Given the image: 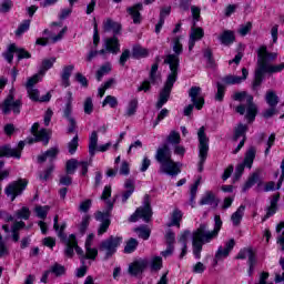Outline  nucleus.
Returning a JSON list of instances; mask_svg holds the SVG:
<instances>
[{"instance_id":"51","label":"nucleus","mask_w":284,"mask_h":284,"mask_svg":"<svg viewBox=\"0 0 284 284\" xmlns=\"http://www.w3.org/2000/svg\"><path fill=\"white\" fill-rule=\"evenodd\" d=\"M134 232H136L139 239H143V241H148L150 239L151 231L146 226H140L134 229Z\"/></svg>"},{"instance_id":"23","label":"nucleus","mask_w":284,"mask_h":284,"mask_svg":"<svg viewBox=\"0 0 284 284\" xmlns=\"http://www.w3.org/2000/svg\"><path fill=\"white\" fill-rule=\"evenodd\" d=\"M145 267H148V260L134 261L129 265V274H131V276H139V274L145 272Z\"/></svg>"},{"instance_id":"3","label":"nucleus","mask_w":284,"mask_h":284,"mask_svg":"<svg viewBox=\"0 0 284 284\" xmlns=\"http://www.w3.org/2000/svg\"><path fill=\"white\" fill-rule=\"evenodd\" d=\"M173 54H168L164 58V64L169 65L170 72L179 74V68L181 64V60L179 57L183 54V44L181 43V37L173 38V44H172Z\"/></svg>"},{"instance_id":"42","label":"nucleus","mask_w":284,"mask_h":284,"mask_svg":"<svg viewBox=\"0 0 284 284\" xmlns=\"http://www.w3.org/2000/svg\"><path fill=\"white\" fill-rule=\"evenodd\" d=\"M54 63H57V58L44 59L39 71L41 77H43L48 72V70H50L52 65H54Z\"/></svg>"},{"instance_id":"19","label":"nucleus","mask_w":284,"mask_h":284,"mask_svg":"<svg viewBox=\"0 0 284 284\" xmlns=\"http://www.w3.org/2000/svg\"><path fill=\"white\" fill-rule=\"evenodd\" d=\"M278 57L275 52H268L267 47L263 45L257 51V68L256 70H261V65H271L268 61H276Z\"/></svg>"},{"instance_id":"48","label":"nucleus","mask_w":284,"mask_h":284,"mask_svg":"<svg viewBox=\"0 0 284 284\" xmlns=\"http://www.w3.org/2000/svg\"><path fill=\"white\" fill-rule=\"evenodd\" d=\"M78 168H79V161H77V159H71L67 161L65 172L67 174H74Z\"/></svg>"},{"instance_id":"25","label":"nucleus","mask_w":284,"mask_h":284,"mask_svg":"<svg viewBox=\"0 0 284 284\" xmlns=\"http://www.w3.org/2000/svg\"><path fill=\"white\" fill-rule=\"evenodd\" d=\"M203 37H205V32L203 31L202 28L192 29V32H191L190 39H189L190 52H192V50H194V45L196 44V41H201V39Z\"/></svg>"},{"instance_id":"39","label":"nucleus","mask_w":284,"mask_h":284,"mask_svg":"<svg viewBox=\"0 0 284 284\" xmlns=\"http://www.w3.org/2000/svg\"><path fill=\"white\" fill-rule=\"evenodd\" d=\"M247 132V125L240 123L234 129V135L233 140L239 141V139H244L245 141V133Z\"/></svg>"},{"instance_id":"38","label":"nucleus","mask_w":284,"mask_h":284,"mask_svg":"<svg viewBox=\"0 0 284 284\" xmlns=\"http://www.w3.org/2000/svg\"><path fill=\"white\" fill-rule=\"evenodd\" d=\"M190 236V231H184L179 237V243L182 244V252L180 258H183L187 254V237Z\"/></svg>"},{"instance_id":"43","label":"nucleus","mask_w":284,"mask_h":284,"mask_svg":"<svg viewBox=\"0 0 284 284\" xmlns=\"http://www.w3.org/2000/svg\"><path fill=\"white\" fill-rule=\"evenodd\" d=\"M136 247H139V241L134 237L129 239L124 246V254H132L136 251Z\"/></svg>"},{"instance_id":"7","label":"nucleus","mask_w":284,"mask_h":284,"mask_svg":"<svg viewBox=\"0 0 284 284\" xmlns=\"http://www.w3.org/2000/svg\"><path fill=\"white\" fill-rule=\"evenodd\" d=\"M123 243V237L111 235L100 243V252L104 254V261L112 258L116 254V250Z\"/></svg>"},{"instance_id":"32","label":"nucleus","mask_w":284,"mask_h":284,"mask_svg":"<svg viewBox=\"0 0 284 284\" xmlns=\"http://www.w3.org/2000/svg\"><path fill=\"white\" fill-rule=\"evenodd\" d=\"M58 154H59V149L51 148L48 151H45L43 154L38 156V163H45V161H48V159H50V161H54V159H57Z\"/></svg>"},{"instance_id":"21","label":"nucleus","mask_w":284,"mask_h":284,"mask_svg":"<svg viewBox=\"0 0 284 284\" xmlns=\"http://www.w3.org/2000/svg\"><path fill=\"white\" fill-rule=\"evenodd\" d=\"M248 74H250V71H247V69L245 68H242V77L227 74L222 78V82L224 85H240L242 81L247 80Z\"/></svg>"},{"instance_id":"11","label":"nucleus","mask_w":284,"mask_h":284,"mask_svg":"<svg viewBox=\"0 0 284 284\" xmlns=\"http://www.w3.org/2000/svg\"><path fill=\"white\" fill-rule=\"evenodd\" d=\"M114 207V200L113 201H108L106 202V210L101 212V211H98L95 213V220L97 221H100L101 224L98 229V235L99 236H102V234H105V232H108V229L110 227V212H112Z\"/></svg>"},{"instance_id":"49","label":"nucleus","mask_w":284,"mask_h":284,"mask_svg":"<svg viewBox=\"0 0 284 284\" xmlns=\"http://www.w3.org/2000/svg\"><path fill=\"white\" fill-rule=\"evenodd\" d=\"M49 272L51 274H54V276H63V274H65V266L55 263L52 266H50Z\"/></svg>"},{"instance_id":"33","label":"nucleus","mask_w":284,"mask_h":284,"mask_svg":"<svg viewBox=\"0 0 284 284\" xmlns=\"http://www.w3.org/2000/svg\"><path fill=\"white\" fill-rule=\"evenodd\" d=\"M245 214V205H240L236 212H234L231 216V221L235 227L241 225V221H243V215Z\"/></svg>"},{"instance_id":"37","label":"nucleus","mask_w":284,"mask_h":284,"mask_svg":"<svg viewBox=\"0 0 284 284\" xmlns=\"http://www.w3.org/2000/svg\"><path fill=\"white\" fill-rule=\"evenodd\" d=\"M236 258H240L242 261L248 258L247 263H250L251 261H256V255L254 254V251L252 248H243L239 252Z\"/></svg>"},{"instance_id":"53","label":"nucleus","mask_w":284,"mask_h":284,"mask_svg":"<svg viewBox=\"0 0 284 284\" xmlns=\"http://www.w3.org/2000/svg\"><path fill=\"white\" fill-rule=\"evenodd\" d=\"M159 58H156V62L152 64L151 71H150V81L151 83H156L159 81Z\"/></svg>"},{"instance_id":"46","label":"nucleus","mask_w":284,"mask_h":284,"mask_svg":"<svg viewBox=\"0 0 284 284\" xmlns=\"http://www.w3.org/2000/svg\"><path fill=\"white\" fill-rule=\"evenodd\" d=\"M220 41L224 45H230V43H234V32L224 31L223 34L220 36Z\"/></svg>"},{"instance_id":"50","label":"nucleus","mask_w":284,"mask_h":284,"mask_svg":"<svg viewBox=\"0 0 284 284\" xmlns=\"http://www.w3.org/2000/svg\"><path fill=\"white\" fill-rule=\"evenodd\" d=\"M14 52H17V44H10L7 49V51L3 53V57L8 63H12V60L14 59Z\"/></svg>"},{"instance_id":"54","label":"nucleus","mask_w":284,"mask_h":284,"mask_svg":"<svg viewBox=\"0 0 284 284\" xmlns=\"http://www.w3.org/2000/svg\"><path fill=\"white\" fill-rule=\"evenodd\" d=\"M75 252L78 255H80V261L82 265H85V261L88 260L92 261V257L88 255V251L85 250V253H84L83 250L79 246L78 242H75Z\"/></svg>"},{"instance_id":"55","label":"nucleus","mask_w":284,"mask_h":284,"mask_svg":"<svg viewBox=\"0 0 284 284\" xmlns=\"http://www.w3.org/2000/svg\"><path fill=\"white\" fill-rule=\"evenodd\" d=\"M105 105H110V108H116L119 105V100L116 97L113 95H106L102 102V108H105Z\"/></svg>"},{"instance_id":"29","label":"nucleus","mask_w":284,"mask_h":284,"mask_svg":"<svg viewBox=\"0 0 284 284\" xmlns=\"http://www.w3.org/2000/svg\"><path fill=\"white\" fill-rule=\"evenodd\" d=\"M200 205H213V207H217L219 200H216V195L213 192L207 191L201 197Z\"/></svg>"},{"instance_id":"18","label":"nucleus","mask_w":284,"mask_h":284,"mask_svg":"<svg viewBox=\"0 0 284 284\" xmlns=\"http://www.w3.org/2000/svg\"><path fill=\"white\" fill-rule=\"evenodd\" d=\"M26 143L20 141L17 148L10 146V144L0 146V156H7L8 159H21V152H23Z\"/></svg>"},{"instance_id":"13","label":"nucleus","mask_w":284,"mask_h":284,"mask_svg":"<svg viewBox=\"0 0 284 284\" xmlns=\"http://www.w3.org/2000/svg\"><path fill=\"white\" fill-rule=\"evenodd\" d=\"M31 134L34 138L28 140V143H43V145H48L50 143V136H52V132L48 129L39 130V122L33 123L31 126Z\"/></svg>"},{"instance_id":"6","label":"nucleus","mask_w":284,"mask_h":284,"mask_svg":"<svg viewBox=\"0 0 284 284\" xmlns=\"http://www.w3.org/2000/svg\"><path fill=\"white\" fill-rule=\"evenodd\" d=\"M199 139V172H203V165L207 160V152H210V138L205 134V126H201L197 131Z\"/></svg>"},{"instance_id":"14","label":"nucleus","mask_w":284,"mask_h":284,"mask_svg":"<svg viewBox=\"0 0 284 284\" xmlns=\"http://www.w3.org/2000/svg\"><path fill=\"white\" fill-rule=\"evenodd\" d=\"M254 159H256V149L254 146H251L245 153L243 163L237 164V166L235 168L234 181H239V179H241L243 172H245V168L252 170Z\"/></svg>"},{"instance_id":"44","label":"nucleus","mask_w":284,"mask_h":284,"mask_svg":"<svg viewBox=\"0 0 284 284\" xmlns=\"http://www.w3.org/2000/svg\"><path fill=\"white\" fill-rule=\"evenodd\" d=\"M265 99L270 108H276L278 105V95L274 91L266 92Z\"/></svg>"},{"instance_id":"52","label":"nucleus","mask_w":284,"mask_h":284,"mask_svg":"<svg viewBox=\"0 0 284 284\" xmlns=\"http://www.w3.org/2000/svg\"><path fill=\"white\" fill-rule=\"evenodd\" d=\"M166 141L168 143H171V145H179V143H181V133L171 131L166 138Z\"/></svg>"},{"instance_id":"16","label":"nucleus","mask_w":284,"mask_h":284,"mask_svg":"<svg viewBox=\"0 0 284 284\" xmlns=\"http://www.w3.org/2000/svg\"><path fill=\"white\" fill-rule=\"evenodd\" d=\"M246 110V119L248 121H254L256 119V104H254V98L252 95H246V105L242 104L236 108L237 114H245Z\"/></svg>"},{"instance_id":"27","label":"nucleus","mask_w":284,"mask_h":284,"mask_svg":"<svg viewBox=\"0 0 284 284\" xmlns=\"http://www.w3.org/2000/svg\"><path fill=\"white\" fill-rule=\"evenodd\" d=\"M140 10H143V3H136L133 7H129L126 9V12L133 19V23H135V24L141 23V12H140Z\"/></svg>"},{"instance_id":"60","label":"nucleus","mask_w":284,"mask_h":284,"mask_svg":"<svg viewBox=\"0 0 284 284\" xmlns=\"http://www.w3.org/2000/svg\"><path fill=\"white\" fill-rule=\"evenodd\" d=\"M16 216L18 219H23L24 221H28V219H30V209L23 206L21 210H18L16 212Z\"/></svg>"},{"instance_id":"36","label":"nucleus","mask_w":284,"mask_h":284,"mask_svg":"<svg viewBox=\"0 0 284 284\" xmlns=\"http://www.w3.org/2000/svg\"><path fill=\"white\" fill-rule=\"evenodd\" d=\"M183 219V212L181 210L175 209L171 215V222L168 224L169 227H181V220Z\"/></svg>"},{"instance_id":"56","label":"nucleus","mask_w":284,"mask_h":284,"mask_svg":"<svg viewBox=\"0 0 284 284\" xmlns=\"http://www.w3.org/2000/svg\"><path fill=\"white\" fill-rule=\"evenodd\" d=\"M90 215L85 214L84 216H82V221L79 225V232L80 234H85V232H88V227L90 226Z\"/></svg>"},{"instance_id":"22","label":"nucleus","mask_w":284,"mask_h":284,"mask_svg":"<svg viewBox=\"0 0 284 284\" xmlns=\"http://www.w3.org/2000/svg\"><path fill=\"white\" fill-rule=\"evenodd\" d=\"M234 245H236V242H234V239H231L225 243L224 247L220 246L217 248V252L215 253V265L219 263V261L230 256V252L234 250Z\"/></svg>"},{"instance_id":"45","label":"nucleus","mask_w":284,"mask_h":284,"mask_svg":"<svg viewBox=\"0 0 284 284\" xmlns=\"http://www.w3.org/2000/svg\"><path fill=\"white\" fill-rule=\"evenodd\" d=\"M112 72V65L110 63L103 64L98 71H97V80L101 81L105 74H110Z\"/></svg>"},{"instance_id":"1","label":"nucleus","mask_w":284,"mask_h":284,"mask_svg":"<svg viewBox=\"0 0 284 284\" xmlns=\"http://www.w3.org/2000/svg\"><path fill=\"white\" fill-rule=\"evenodd\" d=\"M154 159L160 165V174H168L169 176L181 174V168L179 163L172 160V151L168 144H162L158 148Z\"/></svg>"},{"instance_id":"30","label":"nucleus","mask_w":284,"mask_h":284,"mask_svg":"<svg viewBox=\"0 0 284 284\" xmlns=\"http://www.w3.org/2000/svg\"><path fill=\"white\" fill-rule=\"evenodd\" d=\"M92 241H94V234H89L85 241V251L88 252L89 258L94 261L97 256H99V251L97 248H92Z\"/></svg>"},{"instance_id":"58","label":"nucleus","mask_w":284,"mask_h":284,"mask_svg":"<svg viewBox=\"0 0 284 284\" xmlns=\"http://www.w3.org/2000/svg\"><path fill=\"white\" fill-rule=\"evenodd\" d=\"M42 77L43 75L38 73V74H34L33 77L29 78L27 83H26V88L27 89L34 88V85H37V83L41 81Z\"/></svg>"},{"instance_id":"40","label":"nucleus","mask_w":284,"mask_h":284,"mask_svg":"<svg viewBox=\"0 0 284 284\" xmlns=\"http://www.w3.org/2000/svg\"><path fill=\"white\" fill-rule=\"evenodd\" d=\"M136 110H139V99L133 98L128 103L125 111L126 116H134V114H136Z\"/></svg>"},{"instance_id":"4","label":"nucleus","mask_w":284,"mask_h":284,"mask_svg":"<svg viewBox=\"0 0 284 284\" xmlns=\"http://www.w3.org/2000/svg\"><path fill=\"white\" fill-rule=\"evenodd\" d=\"M284 62L280 64H262L260 69H255L254 81H253V90L256 88H261V83L265 79V74H278V72H283Z\"/></svg>"},{"instance_id":"64","label":"nucleus","mask_w":284,"mask_h":284,"mask_svg":"<svg viewBox=\"0 0 284 284\" xmlns=\"http://www.w3.org/2000/svg\"><path fill=\"white\" fill-rule=\"evenodd\" d=\"M84 112L91 114L94 112V103H92V98H87L84 101Z\"/></svg>"},{"instance_id":"62","label":"nucleus","mask_w":284,"mask_h":284,"mask_svg":"<svg viewBox=\"0 0 284 284\" xmlns=\"http://www.w3.org/2000/svg\"><path fill=\"white\" fill-rule=\"evenodd\" d=\"M52 172H54V164H50L39 178L41 181H48L50 176H52Z\"/></svg>"},{"instance_id":"35","label":"nucleus","mask_w":284,"mask_h":284,"mask_svg":"<svg viewBox=\"0 0 284 284\" xmlns=\"http://www.w3.org/2000/svg\"><path fill=\"white\" fill-rule=\"evenodd\" d=\"M256 183H261V171L254 172L247 180V182L243 186V192H247L250 187H254Z\"/></svg>"},{"instance_id":"31","label":"nucleus","mask_w":284,"mask_h":284,"mask_svg":"<svg viewBox=\"0 0 284 284\" xmlns=\"http://www.w3.org/2000/svg\"><path fill=\"white\" fill-rule=\"evenodd\" d=\"M280 199H281V195H278V194L273 195V197L271 200V204L266 209V215L264 216L263 221H266V219L274 216L275 212L278 210V200Z\"/></svg>"},{"instance_id":"10","label":"nucleus","mask_w":284,"mask_h":284,"mask_svg":"<svg viewBox=\"0 0 284 284\" xmlns=\"http://www.w3.org/2000/svg\"><path fill=\"white\" fill-rule=\"evenodd\" d=\"M21 108H23V102L19 99L14 100V93H12V91L9 92L7 98L0 104L2 114H10V112H13V114L19 115L21 114Z\"/></svg>"},{"instance_id":"24","label":"nucleus","mask_w":284,"mask_h":284,"mask_svg":"<svg viewBox=\"0 0 284 284\" xmlns=\"http://www.w3.org/2000/svg\"><path fill=\"white\" fill-rule=\"evenodd\" d=\"M104 48L106 49V52H111V54H119V52H121V43H119V38L113 36L112 38L105 39Z\"/></svg>"},{"instance_id":"20","label":"nucleus","mask_w":284,"mask_h":284,"mask_svg":"<svg viewBox=\"0 0 284 284\" xmlns=\"http://www.w3.org/2000/svg\"><path fill=\"white\" fill-rule=\"evenodd\" d=\"M278 57L275 52H268L267 47L263 45L257 51V68L256 70H261V65H271L268 61H276Z\"/></svg>"},{"instance_id":"26","label":"nucleus","mask_w":284,"mask_h":284,"mask_svg":"<svg viewBox=\"0 0 284 284\" xmlns=\"http://www.w3.org/2000/svg\"><path fill=\"white\" fill-rule=\"evenodd\" d=\"M121 23L115 22L112 19H106L103 22V30L104 32H113V37H116V34H121Z\"/></svg>"},{"instance_id":"57","label":"nucleus","mask_w":284,"mask_h":284,"mask_svg":"<svg viewBox=\"0 0 284 284\" xmlns=\"http://www.w3.org/2000/svg\"><path fill=\"white\" fill-rule=\"evenodd\" d=\"M34 212L38 219H45L48 216V212H50V206H36Z\"/></svg>"},{"instance_id":"41","label":"nucleus","mask_w":284,"mask_h":284,"mask_svg":"<svg viewBox=\"0 0 284 284\" xmlns=\"http://www.w3.org/2000/svg\"><path fill=\"white\" fill-rule=\"evenodd\" d=\"M150 52L148 49L141 47V45H134L132 49V57L133 59H145Z\"/></svg>"},{"instance_id":"17","label":"nucleus","mask_w":284,"mask_h":284,"mask_svg":"<svg viewBox=\"0 0 284 284\" xmlns=\"http://www.w3.org/2000/svg\"><path fill=\"white\" fill-rule=\"evenodd\" d=\"M98 144H99V134L97 133V131H93L89 139L90 156H94V154H97V150H98V152H108V150H110V148H112V143H110V142L99 145V146H98Z\"/></svg>"},{"instance_id":"8","label":"nucleus","mask_w":284,"mask_h":284,"mask_svg":"<svg viewBox=\"0 0 284 284\" xmlns=\"http://www.w3.org/2000/svg\"><path fill=\"white\" fill-rule=\"evenodd\" d=\"M189 97L193 104H189L184 108V116H190L196 110H203V105H205V98L201 95V87H192L189 90Z\"/></svg>"},{"instance_id":"9","label":"nucleus","mask_w":284,"mask_h":284,"mask_svg":"<svg viewBox=\"0 0 284 284\" xmlns=\"http://www.w3.org/2000/svg\"><path fill=\"white\" fill-rule=\"evenodd\" d=\"M139 219H143L145 223H150L152 219V206L150 205V196L144 195L143 206H140L135 212L129 217L130 223H136Z\"/></svg>"},{"instance_id":"61","label":"nucleus","mask_w":284,"mask_h":284,"mask_svg":"<svg viewBox=\"0 0 284 284\" xmlns=\"http://www.w3.org/2000/svg\"><path fill=\"white\" fill-rule=\"evenodd\" d=\"M77 148H79V135H75V136L68 143L69 153L74 154V153L77 152Z\"/></svg>"},{"instance_id":"47","label":"nucleus","mask_w":284,"mask_h":284,"mask_svg":"<svg viewBox=\"0 0 284 284\" xmlns=\"http://www.w3.org/2000/svg\"><path fill=\"white\" fill-rule=\"evenodd\" d=\"M164 239L166 247H174V243H176V234H174V231H166Z\"/></svg>"},{"instance_id":"63","label":"nucleus","mask_w":284,"mask_h":284,"mask_svg":"<svg viewBox=\"0 0 284 284\" xmlns=\"http://www.w3.org/2000/svg\"><path fill=\"white\" fill-rule=\"evenodd\" d=\"M217 92L215 94V101H223L224 97H225V87L223 84H221L220 82H217Z\"/></svg>"},{"instance_id":"59","label":"nucleus","mask_w":284,"mask_h":284,"mask_svg":"<svg viewBox=\"0 0 284 284\" xmlns=\"http://www.w3.org/2000/svg\"><path fill=\"white\" fill-rule=\"evenodd\" d=\"M30 30V20H24L17 29L16 36L21 37L23 32H28Z\"/></svg>"},{"instance_id":"28","label":"nucleus","mask_w":284,"mask_h":284,"mask_svg":"<svg viewBox=\"0 0 284 284\" xmlns=\"http://www.w3.org/2000/svg\"><path fill=\"white\" fill-rule=\"evenodd\" d=\"M64 245H65L64 254L69 258H72V256H74V250L77 246V236L74 234H71L68 241L64 242Z\"/></svg>"},{"instance_id":"12","label":"nucleus","mask_w":284,"mask_h":284,"mask_svg":"<svg viewBox=\"0 0 284 284\" xmlns=\"http://www.w3.org/2000/svg\"><path fill=\"white\" fill-rule=\"evenodd\" d=\"M65 101V105L62 110V116L69 123L68 133L73 134V132L77 130V120L74 116H72V101H74L72 98V92L67 93Z\"/></svg>"},{"instance_id":"5","label":"nucleus","mask_w":284,"mask_h":284,"mask_svg":"<svg viewBox=\"0 0 284 284\" xmlns=\"http://www.w3.org/2000/svg\"><path fill=\"white\" fill-rule=\"evenodd\" d=\"M179 79L178 73H171L169 72L166 77V81L164 83L163 89L160 91L158 102L155 104L156 110H161L170 101V94H172V89L174 88V83H176V80Z\"/></svg>"},{"instance_id":"34","label":"nucleus","mask_w":284,"mask_h":284,"mask_svg":"<svg viewBox=\"0 0 284 284\" xmlns=\"http://www.w3.org/2000/svg\"><path fill=\"white\" fill-rule=\"evenodd\" d=\"M74 70L73 64L67 65L62 70L61 79H62V85L64 88L70 87V77H72V71Z\"/></svg>"},{"instance_id":"2","label":"nucleus","mask_w":284,"mask_h":284,"mask_svg":"<svg viewBox=\"0 0 284 284\" xmlns=\"http://www.w3.org/2000/svg\"><path fill=\"white\" fill-rule=\"evenodd\" d=\"M213 239H216L212 231L207 227V223H202L200 226L193 232L192 237V247H193V256L195 258H201V252H203V245L207 243H212Z\"/></svg>"},{"instance_id":"15","label":"nucleus","mask_w":284,"mask_h":284,"mask_svg":"<svg viewBox=\"0 0 284 284\" xmlns=\"http://www.w3.org/2000/svg\"><path fill=\"white\" fill-rule=\"evenodd\" d=\"M26 187H28V181L26 180H18L11 182L6 189L4 193L11 201H14L17 196H21L23 194Z\"/></svg>"}]
</instances>
